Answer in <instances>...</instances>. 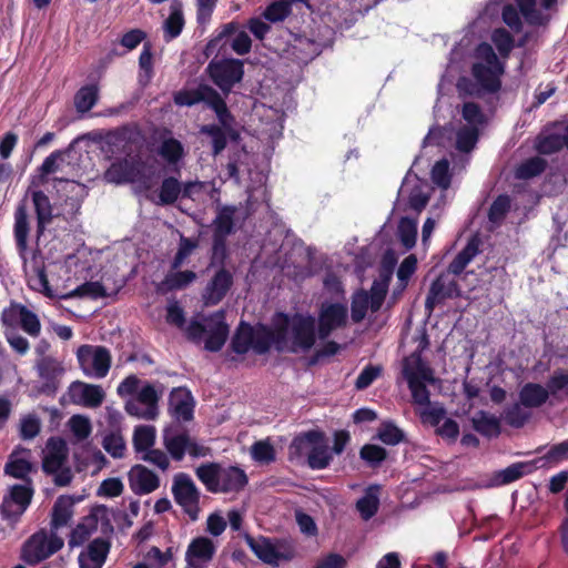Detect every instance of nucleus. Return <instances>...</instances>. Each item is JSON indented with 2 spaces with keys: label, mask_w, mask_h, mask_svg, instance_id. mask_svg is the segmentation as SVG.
<instances>
[{
  "label": "nucleus",
  "mask_w": 568,
  "mask_h": 568,
  "mask_svg": "<svg viewBox=\"0 0 568 568\" xmlns=\"http://www.w3.org/2000/svg\"><path fill=\"white\" fill-rule=\"evenodd\" d=\"M402 372L406 382H409L412 376L415 381L427 383L434 382L433 369L427 365V363L418 353H413L409 357L404 359Z\"/></svg>",
  "instance_id": "obj_25"
},
{
  "label": "nucleus",
  "mask_w": 568,
  "mask_h": 568,
  "mask_svg": "<svg viewBox=\"0 0 568 568\" xmlns=\"http://www.w3.org/2000/svg\"><path fill=\"white\" fill-rule=\"evenodd\" d=\"M459 296L460 288L457 281L449 280L447 274L442 273L430 284L425 300V310L430 314L445 300Z\"/></svg>",
  "instance_id": "obj_16"
},
{
  "label": "nucleus",
  "mask_w": 568,
  "mask_h": 568,
  "mask_svg": "<svg viewBox=\"0 0 568 568\" xmlns=\"http://www.w3.org/2000/svg\"><path fill=\"white\" fill-rule=\"evenodd\" d=\"M478 140V130L477 128H462L458 130L456 135V149L460 152H470Z\"/></svg>",
  "instance_id": "obj_60"
},
{
  "label": "nucleus",
  "mask_w": 568,
  "mask_h": 568,
  "mask_svg": "<svg viewBox=\"0 0 568 568\" xmlns=\"http://www.w3.org/2000/svg\"><path fill=\"white\" fill-rule=\"evenodd\" d=\"M197 479L212 494L240 493L248 484V477L239 466H223L216 462L201 464L195 469Z\"/></svg>",
  "instance_id": "obj_2"
},
{
  "label": "nucleus",
  "mask_w": 568,
  "mask_h": 568,
  "mask_svg": "<svg viewBox=\"0 0 568 568\" xmlns=\"http://www.w3.org/2000/svg\"><path fill=\"white\" fill-rule=\"evenodd\" d=\"M549 398V392L538 383H526L519 390L520 404L526 408L541 407Z\"/></svg>",
  "instance_id": "obj_34"
},
{
  "label": "nucleus",
  "mask_w": 568,
  "mask_h": 568,
  "mask_svg": "<svg viewBox=\"0 0 568 568\" xmlns=\"http://www.w3.org/2000/svg\"><path fill=\"white\" fill-rule=\"evenodd\" d=\"M511 200L509 195H498L490 204V207L488 210V220L493 223L501 222L509 212Z\"/></svg>",
  "instance_id": "obj_55"
},
{
  "label": "nucleus",
  "mask_w": 568,
  "mask_h": 568,
  "mask_svg": "<svg viewBox=\"0 0 568 568\" xmlns=\"http://www.w3.org/2000/svg\"><path fill=\"white\" fill-rule=\"evenodd\" d=\"M104 450L113 458H122L125 453V442L120 433H110L102 440Z\"/></svg>",
  "instance_id": "obj_63"
},
{
  "label": "nucleus",
  "mask_w": 568,
  "mask_h": 568,
  "mask_svg": "<svg viewBox=\"0 0 568 568\" xmlns=\"http://www.w3.org/2000/svg\"><path fill=\"white\" fill-rule=\"evenodd\" d=\"M235 205H217L212 221V246L209 267H225L229 258L227 237L235 233Z\"/></svg>",
  "instance_id": "obj_3"
},
{
  "label": "nucleus",
  "mask_w": 568,
  "mask_h": 568,
  "mask_svg": "<svg viewBox=\"0 0 568 568\" xmlns=\"http://www.w3.org/2000/svg\"><path fill=\"white\" fill-rule=\"evenodd\" d=\"M197 246V240L181 235L178 251L171 263V268L179 270L184 264V261L193 253Z\"/></svg>",
  "instance_id": "obj_54"
},
{
  "label": "nucleus",
  "mask_w": 568,
  "mask_h": 568,
  "mask_svg": "<svg viewBox=\"0 0 568 568\" xmlns=\"http://www.w3.org/2000/svg\"><path fill=\"white\" fill-rule=\"evenodd\" d=\"M33 495V484L12 485L9 488L8 494L2 498L0 506L2 519L8 521L10 526H16L31 505Z\"/></svg>",
  "instance_id": "obj_9"
},
{
  "label": "nucleus",
  "mask_w": 568,
  "mask_h": 568,
  "mask_svg": "<svg viewBox=\"0 0 568 568\" xmlns=\"http://www.w3.org/2000/svg\"><path fill=\"white\" fill-rule=\"evenodd\" d=\"M70 394L74 402L81 403L87 407H98L104 398V393L99 385L82 382H73L70 387Z\"/></svg>",
  "instance_id": "obj_24"
},
{
  "label": "nucleus",
  "mask_w": 568,
  "mask_h": 568,
  "mask_svg": "<svg viewBox=\"0 0 568 568\" xmlns=\"http://www.w3.org/2000/svg\"><path fill=\"white\" fill-rule=\"evenodd\" d=\"M564 135L551 133L545 136H539L536 143L538 153L550 155L559 152L565 146Z\"/></svg>",
  "instance_id": "obj_52"
},
{
  "label": "nucleus",
  "mask_w": 568,
  "mask_h": 568,
  "mask_svg": "<svg viewBox=\"0 0 568 568\" xmlns=\"http://www.w3.org/2000/svg\"><path fill=\"white\" fill-rule=\"evenodd\" d=\"M273 347L278 353L308 352L316 343V320L311 314L276 312L271 322Z\"/></svg>",
  "instance_id": "obj_1"
},
{
  "label": "nucleus",
  "mask_w": 568,
  "mask_h": 568,
  "mask_svg": "<svg viewBox=\"0 0 568 568\" xmlns=\"http://www.w3.org/2000/svg\"><path fill=\"white\" fill-rule=\"evenodd\" d=\"M252 458L261 464H270L275 460V449L272 444L266 440H258L252 445Z\"/></svg>",
  "instance_id": "obj_64"
},
{
  "label": "nucleus",
  "mask_w": 568,
  "mask_h": 568,
  "mask_svg": "<svg viewBox=\"0 0 568 568\" xmlns=\"http://www.w3.org/2000/svg\"><path fill=\"white\" fill-rule=\"evenodd\" d=\"M73 500L69 496H60L53 507L51 514V528L57 530L65 525L72 517Z\"/></svg>",
  "instance_id": "obj_38"
},
{
  "label": "nucleus",
  "mask_w": 568,
  "mask_h": 568,
  "mask_svg": "<svg viewBox=\"0 0 568 568\" xmlns=\"http://www.w3.org/2000/svg\"><path fill=\"white\" fill-rule=\"evenodd\" d=\"M63 545V539L55 532L48 535L41 529L23 542L20 558L27 565L36 566L62 549Z\"/></svg>",
  "instance_id": "obj_8"
},
{
  "label": "nucleus",
  "mask_w": 568,
  "mask_h": 568,
  "mask_svg": "<svg viewBox=\"0 0 568 568\" xmlns=\"http://www.w3.org/2000/svg\"><path fill=\"white\" fill-rule=\"evenodd\" d=\"M214 322V326L211 327L209 335L205 339L204 347L210 352H219L224 346L230 328L224 321V313L219 312L210 318Z\"/></svg>",
  "instance_id": "obj_29"
},
{
  "label": "nucleus",
  "mask_w": 568,
  "mask_h": 568,
  "mask_svg": "<svg viewBox=\"0 0 568 568\" xmlns=\"http://www.w3.org/2000/svg\"><path fill=\"white\" fill-rule=\"evenodd\" d=\"M189 444L190 436L187 433H182L172 437L164 438L165 448L175 460L183 459Z\"/></svg>",
  "instance_id": "obj_51"
},
{
  "label": "nucleus",
  "mask_w": 568,
  "mask_h": 568,
  "mask_svg": "<svg viewBox=\"0 0 568 568\" xmlns=\"http://www.w3.org/2000/svg\"><path fill=\"white\" fill-rule=\"evenodd\" d=\"M69 296L72 297H90L92 300H98L102 297H106L108 293L105 287L100 282H85L78 287H75Z\"/></svg>",
  "instance_id": "obj_56"
},
{
  "label": "nucleus",
  "mask_w": 568,
  "mask_h": 568,
  "mask_svg": "<svg viewBox=\"0 0 568 568\" xmlns=\"http://www.w3.org/2000/svg\"><path fill=\"white\" fill-rule=\"evenodd\" d=\"M246 540L252 551L263 562L272 565L278 560L280 554L268 539L263 538L261 541H256L253 537L248 536Z\"/></svg>",
  "instance_id": "obj_42"
},
{
  "label": "nucleus",
  "mask_w": 568,
  "mask_h": 568,
  "mask_svg": "<svg viewBox=\"0 0 568 568\" xmlns=\"http://www.w3.org/2000/svg\"><path fill=\"white\" fill-rule=\"evenodd\" d=\"M128 479L131 490L139 496L151 494L160 487L159 476L141 464L131 467Z\"/></svg>",
  "instance_id": "obj_19"
},
{
  "label": "nucleus",
  "mask_w": 568,
  "mask_h": 568,
  "mask_svg": "<svg viewBox=\"0 0 568 568\" xmlns=\"http://www.w3.org/2000/svg\"><path fill=\"white\" fill-rule=\"evenodd\" d=\"M173 101L180 106H193L197 103H204L216 114V118L225 128H230L234 116L229 110L224 98L211 85L200 83L193 89H182L174 93Z\"/></svg>",
  "instance_id": "obj_4"
},
{
  "label": "nucleus",
  "mask_w": 568,
  "mask_h": 568,
  "mask_svg": "<svg viewBox=\"0 0 568 568\" xmlns=\"http://www.w3.org/2000/svg\"><path fill=\"white\" fill-rule=\"evenodd\" d=\"M170 405L176 419L190 422L193 419L194 400L186 388H174L171 393Z\"/></svg>",
  "instance_id": "obj_27"
},
{
  "label": "nucleus",
  "mask_w": 568,
  "mask_h": 568,
  "mask_svg": "<svg viewBox=\"0 0 568 568\" xmlns=\"http://www.w3.org/2000/svg\"><path fill=\"white\" fill-rule=\"evenodd\" d=\"M368 307H371L368 293L363 290L357 292L353 296L351 303V315L353 322H362L366 316Z\"/></svg>",
  "instance_id": "obj_57"
},
{
  "label": "nucleus",
  "mask_w": 568,
  "mask_h": 568,
  "mask_svg": "<svg viewBox=\"0 0 568 568\" xmlns=\"http://www.w3.org/2000/svg\"><path fill=\"white\" fill-rule=\"evenodd\" d=\"M214 554L215 546L210 538L196 537L187 546L185 560L190 566H197L211 561Z\"/></svg>",
  "instance_id": "obj_23"
},
{
  "label": "nucleus",
  "mask_w": 568,
  "mask_h": 568,
  "mask_svg": "<svg viewBox=\"0 0 568 568\" xmlns=\"http://www.w3.org/2000/svg\"><path fill=\"white\" fill-rule=\"evenodd\" d=\"M546 168L547 161L545 159L540 156H534L527 159L517 166L515 176L519 180H529L544 173Z\"/></svg>",
  "instance_id": "obj_45"
},
{
  "label": "nucleus",
  "mask_w": 568,
  "mask_h": 568,
  "mask_svg": "<svg viewBox=\"0 0 568 568\" xmlns=\"http://www.w3.org/2000/svg\"><path fill=\"white\" fill-rule=\"evenodd\" d=\"M184 24L185 20L183 17L182 4L180 1L174 0L171 4V12L163 24L165 41H171L178 38L181 34Z\"/></svg>",
  "instance_id": "obj_37"
},
{
  "label": "nucleus",
  "mask_w": 568,
  "mask_h": 568,
  "mask_svg": "<svg viewBox=\"0 0 568 568\" xmlns=\"http://www.w3.org/2000/svg\"><path fill=\"white\" fill-rule=\"evenodd\" d=\"M195 280L196 273L191 270L176 271L171 272L165 276L163 285H165L169 291H178L185 288Z\"/></svg>",
  "instance_id": "obj_48"
},
{
  "label": "nucleus",
  "mask_w": 568,
  "mask_h": 568,
  "mask_svg": "<svg viewBox=\"0 0 568 568\" xmlns=\"http://www.w3.org/2000/svg\"><path fill=\"white\" fill-rule=\"evenodd\" d=\"M536 460L517 462L508 467L496 471L493 476V483L496 486L508 485L514 483L526 475L536 470Z\"/></svg>",
  "instance_id": "obj_26"
},
{
  "label": "nucleus",
  "mask_w": 568,
  "mask_h": 568,
  "mask_svg": "<svg viewBox=\"0 0 568 568\" xmlns=\"http://www.w3.org/2000/svg\"><path fill=\"white\" fill-rule=\"evenodd\" d=\"M14 224H13V236L16 242L17 252L19 257L23 262V266L28 263V237L30 234V221L28 214V207L26 200L18 203L14 210Z\"/></svg>",
  "instance_id": "obj_17"
},
{
  "label": "nucleus",
  "mask_w": 568,
  "mask_h": 568,
  "mask_svg": "<svg viewBox=\"0 0 568 568\" xmlns=\"http://www.w3.org/2000/svg\"><path fill=\"white\" fill-rule=\"evenodd\" d=\"M379 508V499L377 495L371 491L366 493L356 503V509L364 520H368L376 515Z\"/></svg>",
  "instance_id": "obj_59"
},
{
  "label": "nucleus",
  "mask_w": 568,
  "mask_h": 568,
  "mask_svg": "<svg viewBox=\"0 0 568 568\" xmlns=\"http://www.w3.org/2000/svg\"><path fill=\"white\" fill-rule=\"evenodd\" d=\"M206 72L212 82L227 97L244 77V64L239 59H212Z\"/></svg>",
  "instance_id": "obj_10"
},
{
  "label": "nucleus",
  "mask_w": 568,
  "mask_h": 568,
  "mask_svg": "<svg viewBox=\"0 0 568 568\" xmlns=\"http://www.w3.org/2000/svg\"><path fill=\"white\" fill-rule=\"evenodd\" d=\"M231 349L244 355L251 348L258 355H264L273 347L270 325L258 323L252 326L242 321L236 327L230 344Z\"/></svg>",
  "instance_id": "obj_5"
},
{
  "label": "nucleus",
  "mask_w": 568,
  "mask_h": 568,
  "mask_svg": "<svg viewBox=\"0 0 568 568\" xmlns=\"http://www.w3.org/2000/svg\"><path fill=\"white\" fill-rule=\"evenodd\" d=\"M321 439L322 430L320 429H310L296 435L288 446L290 460L305 465L313 447Z\"/></svg>",
  "instance_id": "obj_21"
},
{
  "label": "nucleus",
  "mask_w": 568,
  "mask_h": 568,
  "mask_svg": "<svg viewBox=\"0 0 568 568\" xmlns=\"http://www.w3.org/2000/svg\"><path fill=\"white\" fill-rule=\"evenodd\" d=\"M234 284V275L226 267H220L207 282L202 293L204 305L214 306L221 303Z\"/></svg>",
  "instance_id": "obj_14"
},
{
  "label": "nucleus",
  "mask_w": 568,
  "mask_h": 568,
  "mask_svg": "<svg viewBox=\"0 0 568 568\" xmlns=\"http://www.w3.org/2000/svg\"><path fill=\"white\" fill-rule=\"evenodd\" d=\"M479 244L480 241L477 236L470 237L465 247L453 258V261L447 266V273L456 276L460 275L466 266L479 253Z\"/></svg>",
  "instance_id": "obj_32"
},
{
  "label": "nucleus",
  "mask_w": 568,
  "mask_h": 568,
  "mask_svg": "<svg viewBox=\"0 0 568 568\" xmlns=\"http://www.w3.org/2000/svg\"><path fill=\"white\" fill-rule=\"evenodd\" d=\"M142 405L146 407V420H153L158 416V402L159 396L155 388L151 384L144 385L139 392L136 398Z\"/></svg>",
  "instance_id": "obj_49"
},
{
  "label": "nucleus",
  "mask_w": 568,
  "mask_h": 568,
  "mask_svg": "<svg viewBox=\"0 0 568 568\" xmlns=\"http://www.w3.org/2000/svg\"><path fill=\"white\" fill-rule=\"evenodd\" d=\"M398 235L400 243L406 250H410L416 244L417 224L414 220L405 216L399 220Z\"/></svg>",
  "instance_id": "obj_50"
},
{
  "label": "nucleus",
  "mask_w": 568,
  "mask_h": 568,
  "mask_svg": "<svg viewBox=\"0 0 568 568\" xmlns=\"http://www.w3.org/2000/svg\"><path fill=\"white\" fill-rule=\"evenodd\" d=\"M376 437L385 445L395 446L407 442L406 435L393 420H383L377 428Z\"/></svg>",
  "instance_id": "obj_40"
},
{
  "label": "nucleus",
  "mask_w": 568,
  "mask_h": 568,
  "mask_svg": "<svg viewBox=\"0 0 568 568\" xmlns=\"http://www.w3.org/2000/svg\"><path fill=\"white\" fill-rule=\"evenodd\" d=\"M36 368L42 379L41 393L54 395L59 388L60 377L64 373L62 364L54 357H43L37 359Z\"/></svg>",
  "instance_id": "obj_18"
},
{
  "label": "nucleus",
  "mask_w": 568,
  "mask_h": 568,
  "mask_svg": "<svg viewBox=\"0 0 568 568\" xmlns=\"http://www.w3.org/2000/svg\"><path fill=\"white\" fill-rule=\"evenodd\" d=\"M135 174L134 163L124 156L111 163L104 172V179L109 183L124 184L134 182Z\"/></svg>",
  "instance_id": "obj_28"
},
{
  "label": "nucleus",
  "mask_w": 568,
  "mask_h": 568,
  "mask_svg": "<svg viewBox=\"0 0 568 568\" xmlns=\"http://www.w3.org/2000/svg\"><path fill=\"white\" fill-rule=\"evenodd\" d=\"M181 195V182L174 176H168L162 180L159 189L158 205H173Z\"/></svg>",
  "instance_id": "obj_39"
},
{
  "label": "nucleus",
  "mask_w": 568,
  "mask_h": 568,
  "mask_svg": "<svg viewBox=\"0 0 568 568\" xmlns=\"http://www.w3.org/2000/svg\"><path fill=\"white\" fill-rule=\"evenodd\" d=\"M36 213L37 219V229L36 236L37 240H40L48 226L52 223L54 217H59L63 215L65 221L73 220L79 213L81 209V203L75 197H67L64 204L70 206V210L65 214L53 213V206L50 202L49 196L41 190L29 191Z\"/></svg>",
  "instance_id": "obj_7"
},
{
  "label": "nucleus",
  "mask_w": 568,
  "mask_h": 568,
  "mask_svg": "<svg viewBox=\"0 0 568 568\" xmlns=\"http://www.w3.org/2000/svg\"><path fill=\"white\" fill-rule=\"evenodd\" d=\"M158 154L169 164H176L184 156V146L173 136L165 138L158 149Z\"/></svg>",
  "instance_id": "obj_43"
},
{
  "label": "nucleus",
  "mask_w": 568,
  "mask_h": 568,
  "mask_svg": "<svg viewBox=\"0 0 568 568\" xmlns=\"http://www.w3.org/2000/svg\"><path fill=\"white\" fill-rule=\"evenodd\" d=\"M333 460V454L328 447L325 433L322 430V439L313 447L306 466L313 470H322L327 468Z\"/></svg>",
  "instance_id": "obj_35"
},
{
  "label": "nucleus",
  "mask_w": 568,
  "mask_h": 568,
  "mask_svg": "<svg viewBox=\"0 0 568 568\" xmlns=\"http://www.w3.org/2000/svg\"><path fill=\"white\" fill-rule=\"evenodd\" d=\"M32 272L33 277L30 280L31 288L42 292L47 296H52L49 280L47 276L45 265L37 258V251L32 255Z\"/></svg>",
  "instance_id": "obj_46"
},
{
  "label": "nucleus",
  "mask_w": 568,
  "mask_h": 568,
  "mask_svg": "<svg viewBox=\"0 0 568 568\" xmlns=\"http://www.w3.org/2000/svg\"><path fill=\"white\" fill-rule=\"evenodd\" d=\"M521 406L520 402L515 403L504 412L505 422L514 428H521L530 417V414L525 412Z\"/></svg>",
  "instance_id": "obj_62"
},
{
  "label": "nucleus",
  "mask_w": 568,
  "mask_h": 568,
  "mask_svg": "<svg viewBox=\"0 0 568 568\" xmlns=\"http://www.w3.org/2000/svg\"><path fill=\"white\" fill-rule=\"evenodd\" d=\"M78 362L85 374L92 368L94 376L105 377L111 367V354L104 346L81 345L77 351Z\"/></svg>",
  "instance_id": "obj_13"
},
{
  "label": "nucleus",
  "mask_w": 568,
  "mask_h": 568,
  "mask_svg": "<svg viewBox=\"0 0 568 568\" xmlns=\"http://www.w3.org/2000/svg\"><path fill=\"white\" fill-rule=\"evenodd\" d=\"M155 427L151 425H139L133 432V447L136 453H143L154 446Z\"/></svg>",
  "instance_id": "obj_44"
},
{
  "label": "nucleus",
  "mask_w": 568,
  "mask_h": 568,
  "mask_svg": "<svg viewBox=\"0 0 568 568\" xmlns=\"http://www.w3.org/2000/svg\"><path fill=\"white\" fill-rule=\"evenodd\" d=\"M103 151L108 156H129L132 153V131L128 126L109 131L103 139Z\"/></svg>",
  "instance_id": "obj_20"
},
{
  "label": "nucleus",
  "mask_w": 568,
  "mask_h": 568,
  "mask_svg": "<svg viewBox=\"0 0 568 568\" xmlns=\"http://www.w3.org/2000/svg\"><path fill=\"white\" fill-rule=\"evenodd\" d=\"M62 156L63 152L60 150H55L43 160L42 164L38 168L39 184L47 183L49 181L48 175L55 173L58 171V162L62 160Z\"/></svg>",
  "instance_id": "obj_61"
},
{
  "label": "nucleus",
  "mask_w": 568,
  "mask_h": 568,
  "mask_svg": "<svg viewBox=\"0 0 568 568\" xmlns=\"http://www.w3.org/2000/svg\"><path fill=\"white\" fill-rule=\"evenodd\" d=\"M471 426L475 432L489 439L501 434L500 419L485 410L477 412L471 418Z\"/></svg>",
  "instance_id": "obj_33"
},
{
  "label": "nucleus",
  "mask_w": 568,
  "mask_h": 568,
  "mask_svg": "<svg viewBox=\"0 0 568 568\" xmlns=\"http://www.w3.org/2000/svg\"><path fill=\"white\" fill-rule=\"evenodd\" d=\"M359 457L371 468L379 467L387 458V450L375 444H365L359 450Z\"/></svg>",
  "instance_id": "obj_47"
},
{
  "label": "nucleus",
  "mask_w": 568,
  "mask_h": 568,
  "mask_svg": "<svg viewBox=\"0 0 568 568\" xmlns=\"http://www.w3.org/2000/svg\"><path fill=\"white\" fill-rule=\"evenodd\" d=\"M478 50L486 63L475 62L471 67V74L483 92L495 94L501 89L500 77L505 72V67L491 45L483 43Z\"/></svg>",
  "instance_id": "obj_6"
},
{
  "label": "nucleus",
  "mask_w": 568,
  "mask_h": 568,
  "mask_svg": "<svg viewBox=\"0 0 568 568\" xmlns=\"http://www.w3.org/2000/svg\"><path fill=\"white\" fill-rule=\"evenodd\" d=\"M347 307L341 303H331L323 305L318 313L317 335L321 339H326L333 331L344 327L347 323Z\"/></svg>",
  "instance_id": "obj_15"
},
{
  "label": "nucleus",
  "mask_w": 568,
  "mask_h": 568,
  "mask_svg": "<svg viewBox=\"0 0 568 568\" xmlns=\"http://www.w3.org/2000/svg\"><path fill=\"white\" fill-rule=\"evenodd\" d=\"M291 12V2H288V0H278L270 3L265 8L263 17L270 22H281L284 21Z\"/></svg>",
  "instance_id": "obj_53"
},
{
  "label": "nucleus",
  "mask_w": 568,
  "mask_h": 568,
  "mask_svg": "<svg viewBox=\"0 0 568 568\" xmlns=\"http://www.w3.org/2000/svg\"><path fill=\"white\" fill-rule=\"evenodd\" d=\"M99 88L97 84H87L74 95V105L79 113L89 112L98 102Z\"/></svg>",
  "instance_id": "obj_41"
},
{
  "label": "nucleus",
  "mask_w": 568,
  "mask_h": 568,
  "mask_svg": "<svg viewBox=\"0 0 568 568\" xmlns=\"http://www.w3.org/2000/svg\"><path fill=\"white\" fill-rule=\"evenodd\" d=\"M21 453L30 454V449L23 447L14 448L4 465V474L22 480V484H33L30 474L36 471V468L29 459L20 457Z\"/></svg>",
  "instance_id": "obj_22"
},
{
  "label": "nucleus",
  "mask_w": 568,
  "mask_h": 568,
  "mask_svg": "<svg viewBox=\"0 0 568 568\" xmlns=\"http://www.w3.org/2000/svg\"><path fill=\"white\" fill-rule=\"evenodd\" d=\"M111 544L104 538H95L88 546V557L92 565L84 561V554L79 556L80 568H101L108 557Z\"/></svg>",
  "instance_id": "obj_31"
},
{
  "label": "nucleus",
  "mask_w": 568,
  "mask_h": 568,
  "mask_svg": "<svg viewBox=\"0 0 568 568\" xmlns=\"http://www.w3.org/2000/svg\"><path fill=\"white\" fill-rule=\"evenodd\" d=\"M3 331H17L19 327L31 337L41 333V322L38 315L23 304L11 301L0 315Z\"/></svg>",
  "instance_id": "obj_11"
},
{
  "label": "nucleus",
  "mask_w": 568,
  "mask_h": 568,
  "mask_svg": "<svg viewBox=\"0 0 568 568\" xmlns=\"http://www.w3.org/2000/svg\"><path fill=\"white\" fill-rule=\"evenodd\" d=\"M389 277L385 276L382 281H374L371 287L369 304L372 312L381 310L388 291Z\"/></svg>",
  "instance_id": "obj_58"
},
{
  "label": "nucleus",
  "mask_w": 568,
  "mask_h": 568,
  "mask_svg": "<svg viewBox=\"0 0 568 568\" xmlns=\"http://www.w3.org/2000/svg\"><path fill=\"white\" fill-rule=\"evenodd\" d=\"M200 132L211 138L213 155H219L226 148L227 135L232 140L239 138V133L232 129V123L230 128H225L222 124H206L201 128Z\"/></svg>",
  "instance_id": "obj_30"
},
{
  "label": "nucleus",
  "mask_w": 568,
  "mask_h": 568,
  "mask_svg": "<svg viewBox=\"0 0 568 568\" xmlns=\"http://www.w3.org/2000/svg\"><path fill=\"white\" fill-rule=\"evenodd\" d=\"M98 529V517L87 516L72 530L69 537L70 548L82 546Z\"/></svg>",
  "instance_id": "obj_36"
},
{
  "label": "nucleus",
  "mask_w": 568,
  "mask_h": 568,
  "mask_svg": "<svg viewBox=\"0 0 568 568\" xmlns=\"http://www.w3.org/2000/svg\"><path fill=\"white\" fill-rule=\"evenodd\" d=\"M172 494L175 503L182 507L190 519L196 520L200 513V491L187 474L179 473L174 476Z\"/></svg>",
  "instance_id": "obj_12"
}]
</instances>
